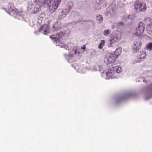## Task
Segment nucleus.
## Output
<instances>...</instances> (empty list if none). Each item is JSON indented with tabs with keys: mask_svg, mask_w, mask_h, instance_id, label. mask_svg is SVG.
Here are the masks:
<instances>
[{
	"mask_svg": "<svg viewBox=\"0 0 152 152\" xmlns=\"http://www.w3.org/2000/svg\"><path fill=\"white\" fill-rule=\"evenodd\" d=\"M134 11L136 12H144L146 10V4L143 5L142 3L139 0L135 1L133 5Z\"/></svg>",
	"mask_w": 152,
	"mask_h": 152,
	"instance_id": "1",
	"label": "nucleus"
},
{
	"mask_svg": "<svg viewBox=\"0 0 152 152\" xmlns=\"http://www.w3.org/2000/svg\"><path fill=\"white\" fill-rule=\"evenodd\" d=\"M145 30V25L142 22H140L138 27L136 28L134 34L138 36L141 35L143 33Z\"/></svg>",
	"mask_w": 152,
	"mask_h": 152,
	"instance_id": "2",
	"label": "nucleus"
},
{
	"mask_svg": "<svg viewBox=\"0 0 152 152\" xmlns=\"http://www.w3.org/2000/svg\"><path fill=\"white\" fill-rule=\"evenodd\" d=\"M121 34L120 32L117 31V32L114 34L113 36L112 39L110 40V42L109 45L110 47L113 46V41L115 42H118L121 39Z\"/></svg>",
	"mask_w": 152,
	"mask_h": 152,
	"instance_id": "3",
	"label": "nucleus"
},
{
	"mask_svg": "<svg viewBox=\"0 0 152 152\" xmlns=\"http://www.w3.org/2000/svg\"><path fill=\"white\" fill-rule=\"evenodd\" d=\"M37 3L39 5V7L44 6L48 7L49 6L51 3L50 0H38L36 1Z\"/></svg>",
	"mask_w": 152,
	"mask_h": 152,
	"instance_id": "4",
	"label": "nucleus"
},
{
	"mask_svg": "<svg viewBox=\"0 0 152 152\" xmlns=\"http://www.w3.org/2000/svg\"><path fill=\"white\" fill-rule=\"evenodd\" d=\"M142 45V42L140 40L138 39L135 41L133 45V48L134 51L136 53L138 52L141 48Z\"/></svg>",
	"mask_w": 152,
	"mask_h": 152,
	"instance_id": "5",
	"label": "nucleus"
},
{
	"mask_svg": "<svg viewBox=\"0 0 152 152\" xmlns=\"http://www.w3.org/2000/svg\"><path fill=\"white\" fill-rule=\"evenodd\" d=\"M109 57L107 59L108 63L110 64L114 63L117 58L113 53H109Z\"/></svg>",
	"mask_w": 152,
	"mask_h": 152,
	"instance_id": "6",
	"label": "nucleus"
},
{
	"mask_svg": "<svg viewBox=\"0 0 152 152\" xmlns=\"http://www.w3.org/2000/svg\"><path fill=\"white\" fill-rule=\"evenodd\" d=\"M114 73V71L112 69V67L110 70H108L106 73L107 77L109 79L113 78V75Z\"/></svg>",
	"mask_w": 152,
	"mask_h": 152,
	"instance_id": "7",
	"label": "nucleus"
},
{
	"mask_svg": "<svg viewBox=\"0 0 152 152\" xmlns=\"http://www.w3.org/2000/svg\"><path fill=\"white\" fill-rule=\"evenodd\" d=\"M49 29V27L47 25H44L39 29V31L42 33H45Z\"/></svg>",
	"mask_w": 152,
	"mask_h": 152,
	"instance_id": "8",
	"label": "nucleus"
},
{
	"mask_svg": "<svg viewBox=\"0 0 152 152\" xmlns=\"http://www.w3.org/2000/svg\"><path fill=\"white\" fill-rule=\"evenodd\" d=\"M139 56V58L138 59V61L139 62L144 60L146 56V52L144 51L141 52Z\"/></svg>",
	"mask_w": 152,
	"mask_h": 152,
	"instance_id": "9",
	"label": "nucleus"
},
{
	"mask_svg": "<svg viewBox=\"0 0 152 152\" xmlns=\"http://www.w3.org/2000/svg\"><path fill=\"white\" fill-rule=\"evenodd\" d=\"M122 50V49L121 48H116L115 51L113 55H114L117 58L119 56Z\"/></svg>",
	"mask_w": 152,
	"mask_h": 152,
	"instance_id": "10",
	"label": "nucleus"
},
{
	"mask_svg": "<svg viewBox=\"0 0 152 152\" xmlns=\"http://www.w3.org/2000/svg\"><path fill=\"white\" fill-rule=\"evenodd\" d=\"M112 69L115 72L119 73L121 72V68L118 66H113L112 67Z\"/></svg>",
	"mask_w": 152,
	"mask_h": 152,
	"instance_id": "11",
	"label": "nucleus"
},
{
	"mask_svg": "<svg viewBox=\"0 0 152 152\" xmlns=\"http://www.w3.org/2000/svg\"><path fill=\"white\" fill-rule=\"evenodd\" d=\"M77 53V50L76 49H72L69 54V56L70 57H72L74 56V55Z\"/></svg>",
	"mask_w": 152,
	"mask_h": 152,
	"instance_id": "12",
	"label": "nucleus"
},
{
	"mask_svg": "<svg viewBox=\"0 0 152 152\" xmlns=\"http://www.w3.org/2000/svg\"><path fill=\"white\" fill-rule=\"evenodd\" d=\"M128 97L127 96H124L118 98L116 100V102L117 103H118L120 102L125 100Z\"/></svg>",
	"mask_w": 152,
	"mask_h": 152,
	"instance_id": "13",
	"label": "nucleus"
},
{
	"mask_svg": "<svg viewBox=\"0 0 152 152\" xmlns=\"http://www.w3.org/2000/svg\"><path fill=\"white\" fill-rule=\"evenodd\" d=\"M96 20L98 23H100L103 21V18L102 16L100 15H99L96 16Z\"/></svg>",
	"mask_w": 152,
	"mask_h": 152,
	"instance_id": "14",
	"label": "nucleus"
},
{
	"mask_svg": "<svg viewBox=\"0 0 152 152\" xmlns=\"http://www.w3.org/2000/svg\"><path fill=\"white\" fill-rule=\"evenodd\" d=\"M148 33L150 34H152V23L151 24H149L147 27Z\"/></svg>",
	"mask_w": 152,
	"mask_h": 152,
	"instance_id": "15",
	"label": "nucleus"
},
{
	"mask_svg": "<svg viewBox=\"0 0 152 152\" xmlns=\"http://www.w3.org/2000/svg\"><path fill=\"white\" fill-rule=\"evenodd\" d=\"M14 8L15 7L14 6L13 4H10L8 7V10L10 12H13L14 11Z\"/></svg>",
	"mask_w": 152,
	"mask_h": 152,
	"instance_id": "16",
	"label": "nucleus"
},
{
	"mask_svg": "<svg viewBox=\"0 0 152 152\" xmlns=\"http://www.w3.org/2000/svg\"><path fill=\"white\" fill-rule=\"evenodd\" d=\"M105 43V41L104 40H102L100 43L99 44L98 48L100 49L102 48L104 46Z\"/></svg>",
	"mask_w": 152,
	"mask_h": 152,
	"instance_id": "17",
	"label": "nucleus"
},
{
	"mask_svg": "<svg viewBox=\"0 0 152 152\" xmlns=\"http://www.w3.org/2000/svg\"><path fill=\"white\" fill-rule=\"evenodd\" d=\"M40 7H39H39H34L33 10L34 13H36L37 12L39 11V10L40 9Z\"/></svg>",
	"mask_w": 152,
	"mask_h": 152,
	"instance_id": "18",
	"label": "nucleus"
},
{
	"mask_svg": "<svg viewBox=\"0 0 152 152\" xmlns=\"http://www.w3.org/2000/svg\"><path fill=\"white\" fill-rule=\"evenodd\" d=\"M110 33V31L109 29L105 30L104 31V34L105 36H107Z\"/></svg>",
	"mask_w": 152,
	"mask_h": 152,
	"instance_id": "19",
	"label": "nucleus"
},
{
	"mask_svg": "<svg viewBox=\"0 0 152 152\" xmlns=\"http://www.w3.org/2000/svg\"><path fill=\"white\" fill-rule=\"evenodd\" d=\"M147 48L150 50H152V43H149L147 45Z\"/></svg>",
	"mask_w": 152,
	"mask_h": 152,
	"instance_id": "20",
	"label": "nucleus"
},
{
	"mask_svg": "<svg viewBox=\"0 0 152 152\" xmlns=\"http://www.w3.org/2000/svg\"><path fill=\"white\" fill-rule=\"evenodd\" d=\"M13 12H15V13L17 14H18L19 13V11L18 9L15 8H14V11Z\"/></svg>",
	"mask_w": 152,
	"mask_h": 152,
	"instance_id": "21",
	"label": "nucleus"
},
{
	"mask_svg": "<svg viewBox=\"0 0 152 152\" xmlns=\"http://www.w3.org/2000/svg\"><path fill=\"white\" fill-rule=\"evenodd\" d=\"M50 38H51L52 39H54L55 40L56 39H57V38H56V37H54V36L53 35V36H50Z\"/></svg>",
	"mask_w": 152,
	"mask_h": 152,
	"instance_id": "22",
	"label": "nucleus"
},
{
	"mask_svg": "<svg viewBox=\"0 0 152 152\" xmlns=\"http://www.w3.org/2000/svg\"><path fill=\"white\" fill-rule=\"evenodd\" d=\"M86 48V47L85 45H84L81 48V49H85Z\"/></svg>",
	"mask_w": 152,
	"mask_h": 152,
	"instance_id": "23",
	"label": "nucleus"
},
{
	"mask_svg": "<svg viewBox=\"0 0 152 152\" xmlns=\"http://www.w3.org/2000/svg\"><path fill=\"white\" fill-rule=\"evenodd\" d=\"M119 24L122 25V24H123V23L122 22H120Z\"/></svg>",
	"mask_w": 152,
	"mask_h": 152,
	"instance_id": "24",
	"label": "nucleus"
}]
</instances>
